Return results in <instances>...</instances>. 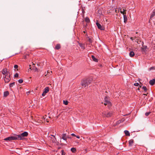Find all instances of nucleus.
<instances>
[{
    "mask_svg": "<svg viewBox=\"0 0 155 155\" xmlns=\"http://www.w3.org/2000/svg\"><path fill=\"white\" fill-rule=\"evenodd\" d=\"M92 81V79L91 78H88L81 81V85L83 87H87Z\"/></svg>",
    "mask_w": 155,
    "mask_h": 155,
    "instance_id": "nucleus-1",
    "label": "nucleus"
},
{
    "mask_svg": "<svg viewBox=\"0 0 155 155\" xmlns=\"http://www.w3.org/2000/svg\"><path fill=\"white\" fill-rule=\"evenodd\" d=\"M28 135V133L26 131L21 133L20 135H17L16 136L17 138V140L20 139V140H22L23 139V137H26Z\"/></svg>",
    "mask_w": 155,
    "mask_h": 155,
    "instance_id": "nucleus-2",
    "label": "nucleus"
},
{
    "mask_svg": "<svg viewBox=\"0 0 155 155\" xmlns=\"http://www.w3.org/2000/svg\"><path fill=\"white\" fill-rule=\"evenodd\" d=\"M17 140V138L16 136V135L15 136H10L9 137L5 138L4 140L5 141H11L13 140Z\"/></svg>",
    "mask_w": 155,
    "mask_h": 155,
    "instance_id": "nucleus-3",
    "label": "nucleus"
},
{
    "mask_svg": "<svg viewBox=\"0 0 155 155\" xmlns=\"http://www.w3.org/2000/svg\"><path fill=\"white\" fill-rule=\"evenodd\" d=\"M10 74H7V75H5L4 78V80L5 83H8L11 80V77H10Z\"/></svg>",
    "mask_w": 155,
    "mask_h": 155,
    "instance_id": "nucleus-4",
    "label": "nucleus"
},
{
    "mask_svg": "<svg viewBox=\"0 0 155 155\" xmlns=\"http://www.w3.org/2000/svg\"><path fill=\"white\" fill-rule=\"evenodd\" d=\"M96 24L98 29L101 30H104V27L103 26H101L99 23L97 22V21L96 22Z\"/></svg>",
    "mask_w": 155,
    "mask_h": 155,
    "instance_id": "nucleus-5",
    "label": "nucleus"
},
{
    "mask_svg": "<svg viewBox=\"0 0 155 155\" xmlns=\"http://www.w3.org/2000/svg\"><path fill=\"white\" fill-rule=\"evenodd\" d=\"M103 117H109L112 115V113L111 112H108L107 113L104 112L103 113Z\"/></svg>",
    "mask_w": 155,
    "mask_h": 155,
    "instance_id": "nucleus-6",
    "label": "nucleus"
},
{
    "mask_svg": "<svg viewBox=\"0 0 155 155\" xmlns=\"http://www.w3.org/2000/svg\"><path fill=\"white\" fill-rule=\"evenodd\" d=\"M105 102L104 104L105 105H108V106H111V103L109 101L107 100V97H105L104 98Z\"/></svg>",
    "mask_w": 155,
    "mask_h": 155,
    "instance_id": "nucleus-7",
    "label": "nucleus"
},
{
    "mask_svg": "<svg viewBox=\"0 0 155 155\" xmlns=\"http://www.w3.org/2000/svg\"><path fill=\"white\" fill-rule=\"evenodd\" d=\"M2 73L3 74L5 75H5L10 74L8 72L6 68L3 69L2 71Z\"/></svg>",
    "mask_w": 155,
    "mask_h": 155,
    "instance_id": "nucleus-8",
    "label": "nucleus"
},
{
    "mask_svg": "<svg viewBox=\"0 0 155 155\" xmlns=\"http://www.w3.org/2000/svg\"><path fill=\"white\" fill-rule=\"evenodd\" d=\"M147 47L146 46H143V47L141 48V51L143 54L147 50Z\"/></svg>",
    "mask_w": 155,
    "mask_h": 155,
    "instance_id": "nucleus-9",
    "label": "nucleus"
},
{
    "mask_svg": "<svg viewBox=\"0 0 155 155\" xmlns=\"http://www.w3.org/2000/svg\"><path fill=\"white\" fill-rule=\"evenodd\" d=\"M68 137L66 136V134H62V138L64 140L66 141Z\"/></svg>",
    "mask_w": 155,
    "mask_h": 155,
    "instance_id": "nucleus-10",
    "label": "nucleus"
},
{
    "mask_svg": "<svg viewBox=\"0 0 155 155\" xmlns=\"http://www.w3.org/2000/svg\"><path fill=\"white\" fill-rule=\"evenodd\" d=\"M78 45L81 47V49L83 50L85 49V44H82L80 43H78Z\"/></svg>",
    "mask_w": 155,
    "mask_h": 155,
    "instance_id": "nucleus-11",
    "label": "nucleus"
},
{
    "mask_svg": "<svg viewBox=\"0 0 155 155\" xmlns=\"http://www.w3.org/2000/svg\"><path fill=\"white\" fill-rule=\"evenodd\" d=\"M149 84L151 85H153L155 84V79H153L149 81Z\"/></svg>",
    "mask_w": 155,
    "mask_h": 155,
    "instance_id": "nucleus-12",
    "label": "nucleus"
},
{
    "mask_svg": "<svg viewBox=\"0 0 155 155\" xmlns=\"http://www.w3.org/2000/svg\"><path fill=\"white\" fill-rule=\"evenodd\" d=\"M126 10H124L123 9V10L122 11L121 9H120V12L121 14H122L123 15H125L126 14Z\"/></svg>",
    "mask_w": 155,
    "mask_h": 155,
    "instance_id": "nucleus-13",
    "label": "nucleus"
},
{
    "mask_svg": "<svg viewBox=\"0 0 155 155\" xmlns=\"http://www.w3.org/2000/svg\"><path fill=\"white\" fill-rule=\"evenodd\" d=\"M124 134L126 136H130V134L129 132L127 130H125L124 131Z\"/></svg>",
    "mask_w": 155,
    "mask_h": 155,
    "instance_id": "nucleus-14",
    "label": "nucleus"
},
{
    "mask_svg": "<svg viewBox=\"0 0 155 155\" xmlns=\"http://www.w3.org/2000/svg\"><path fill=\"white\" fill-rule=\"evenodd\" d=\"M134 140L133 139H131L129 140V146H131L134 143Z\"/></svg>",
    "mask_w": 155,
    "mask_h": 155,
    "instance_id": "nucleus-15",
    "label": "nucleus"
},
{
    "mask_svg": "<svg viewBox=\"0 0 155 155\" xmlns=\"http://www.w3.org/2000/svg\"><path fill=\"white\" fill-rule=\"evenodd\" d=\"M49 91V87H46L45 88L44 91V93H47Z\"/></svg>",
    "mask_w": 155,
    "mask_h": 155,
    "instance_id": "nucleus-16",
    "label": "nucleus"
},
{
    "mask_svg": "<svg viewBox=\"0 0 155 155\" xmlns=\"http://www.w3.org/2000/svg\"><path fill=\"white\" fill-rule=\"evenodd\" d=\"M134 55H135L133 51H131L130 52L129 55L130 57H133V56H134Z\"/></svg>",
    "mask_w": 155,
    "mask_h": 155,
    "instance_id": "nucleus-17",
    "label": "nucleus"
},
{
    "mask_svg": "<svg viewBox=\"0 0 155 155\" xmlns=\"http://www.w3.org/2000/svg\"><path fill=\"white\" fill-rule=\"evenodd\" d=\"M9 94V93L8 91H6L4 92V97H6L7 96H8Z\"/></svg>",
    "mask_w": 155,
    "mask_h": 155,
    "instance_id": "nucleus-18",
    "label": "nucleus"
},
{
    "mask_svg": "<svg viewBox=\"0 0 155 155\" xmlns=\"http://www.w3.org/2000/svg\"><path fill=\"white\" fill-rule=\"evenodd\" d=\"M61 48V46L60 44H58L56 45L55 47V49L57 50Z\"/></svg>",
    "mask_w": 155,
    "mask_h": 155,
    "instance_id": "nucleus-19",
    "label": "nucleus"
},
{
    "mask_svg": "<svg viewBox=\"0 0 155 155\" xmlns=\"http://www.w3.org/2000/svg\"><path fill=\"white\" fill-rule=\"evenodd\" d=\"M91 57H92V58L93 60L94 61H95V62L98 61V59H97V58H96L93 55H92Z\"/></svg>",
    "mask_w": 155,
    "mask_h": 155,
    "instance_id": "nucleus-20",
    "label": "nucleus"
},
{
    "mask_svg": "<svg viewBox=\"0 0 155 155\" xmlns=\"http://www.w3.org/2000/svg\"><path fill=\"white\" fill-rule=\"evenodd\" d=\"M85 21L87 23H89L90 22V20L89 18L88 17H86L85 19Z\"/></svg>",
    "mask_w": 155,
    "mask_h": 155,
    "instance_id": "nucleus-21",
    "label": "nucleus"
},
{
    "mask_svg": "<svg viewBox=\"0 0 155 155\" xmlns=\"http://www.w3.org/2000/svg\"><path fill=\"white\" fill-rule=\"evenodd\" d=\"M135 41L136 42L137 44H140V43L143 44V42H142L141 41L139 40L138 39H136Z\"/></svg>",
    "mask_w": 155,
    "mask_h": 155,
    "instance_id": "nucleus-22",
    "label": "nucleus"
},
{
    "mask_svg": "<svg viewBox=\"0 0 155 155\" xmlns=\"http://www.w3.org/2000/svg\"><path fill=\"white\" fill-rule=\"evenodd\" d=\"M71 150L72 151V152L73 153H75L76 151V149L75 148H71Z\"/></svg>",
    "mask_w": 155,
    "mask_h": 155,
    "instance_id": "nucleus-23",
    "label": "nucleus"
},
{
    "mask_svg": "<svg viewBox=\"0 0 155 155\" xmlns=\"http://www.w3.org/2000/svg\"><path fill=\"white\" fill-rule=\"evenodd\" d=\"M124 22H126L127 20V17L126 15H124Z\"/></svg>",
    "mask_w": 155,
    "mask_h": 155,
    "instance_id": "nucleus-24",
    "label": "nucleus"
},
{
    "mask_svg": "<svg viewBox=\"0 0 155 155\" xmlns=\"http://www.w3.org/2000/svg\"><path fill=\"white\" fill-rule=\"evenodd\" d=\"M155 16V11H153L152 14H151V18H152V17H153L154 16Z\"/></svg>",
    "mask_w": 155,
    "mask_h": 155,
    "instance_id": "nucleus-25",
    "label": "nucleus"
},
{
    "mask_svg": "<svg viewBox=\"0 0 155 155\" xmlns=\"http://www.w3.org/2000/svg\"><path fill=\"white\" fill-rule=\"evenodd\" d=\"M88 41H89V42L91 43L92 42V40L89 37H88Z\"/></svg>",
    "mask_w": 155,
    "mask_h": 155,
    "instance_id": "nucleus-26",
    "label": "nucleus"
},
{
    "mask_svg": "<svg viewBox=\"0 0 155 155\" xmlns=\"http://www.w3.org/2000/svg\"><path fill=\"white\" fill-rule=\"evenodd\" d=\"M15 82H13L12 83H11L9 85V86L10 87H12L14 85H15Z\"/></svg>",
    "mask_w": 155,
    "mask_h": 155,
    "instance_id": "nucleus-27",
    "label": "nucleus"
},
{
    "mask_svg": "<svg viewBox=\"0 0 155 155\" xmlns=\"http://www.w3.org/2000/svg\"><path fill=\"white\" fill-rule=\"evenodd\" d=\"M18 81V82L20 84H21L23 82V80L22 79H20Z\"/></svg>",
    "mask_w": 155,
    "mask_h": 155,
    "instance_id": "nucleus-28",
    "label": "nucleus"
},
{
    "mask_svg": "<svg viewBox=\"0 0 155 155\" xmlns=\"http://www.w3.org/2000/svg\"><path fill=\"white\" fill-rule=\"evenodd\" d=\"M142 88L146 92L147 91V88L146 86H143V87H142Z\"/></svg>",
    "mask_w": 155,
    "mask_h": 155,
    "instance_id": "nucleus-29",
    "label": "nucleus"
},
{
    "mask_svg": "<svg viewBox=\"0 0 155 155\" xmlns=\"http://www.w3.org/2000/svg\"><path fill=\"white\" fill-rule=\"evenodd\" d=\"M155 67H152L151 68H150L149 69V71H151L152 70H155Z\"/></svg>",
    "mask_w": 155,
    "mask_h": 155,
    "instance_id": "nucleus-30",
    "label": "nucleus"
},
{
    "mask_svg": "<svg viewBox=\"0 0 155 155\" xmlns=\"http://www.w3.org/2000/svg\"><path fill=\"white\" fill-rule=\"evenodd\" d=\"M63 103L65 105H67L68 104V102L67 101H63Z\"/></svg>",
    "mask_w": 155,
    "mask_h": 155,
    "instance_id": "nucleus-31",
    "label": "nucleus"
},
{
    "mask_svg": "<svg viewBox=\"0 0 155 155\" xmlns=\"http://www.w3.org/2000/svg\"><path fill=\"white\" fill-rule=\"evenodd\" d=\"M150 114V112H147L145 114L146 116H148Z\"/></svg>",
    "mask_w": 155,
    "mask_h": 155,
    "instance_id": "nucleus-32",
    "label": "nucleus"
},
{
    "mask_svg": "<svg viewBox=\"0 0 155 155\" xmlns=\"http://www.w3.org/2000/svg\"><path fill=\"white\" fill-rule=\"evenodd\" d=\"M18 76V74L17 73H16L14 75V77L17 78Z\"/></svg>",
    "mask_w": 155,
    "mask_h": 155,
    "instance_id": "nucleus-33",
    "label": "nucleus"
},
{
    "mask_svg": "<svg viewBox=\"0 0 155 155\" xmlns=\"http://www.w3.org/2000/svg\"><path fill=\"white\" fill-rule=\"evenodd\" d=\"M134 85L135 86H138L139 85V84L138 83H136L134 84Z\"/></svg>",
    "mask_w": 155,
    "mask_h": 155,
    "instance_id": "nucleus-34",
    "label": "nucleus"
},
{
    "mask_svg": "<svg viewBox=\"0 0 155 155\" xmlns=\"http://www.w3.org/2000/svg\"><path fill=\"white\" fill-rule=\"evenodd\" d=\"M18 68V66L17 65H15L14 66V68L15 69H17Z\"/></svg>",
    "mask_w": 155,
    "mask_h": 155,
    "instance_id": "nucleus-35",
    "label": "nucleus"
},
{
    "mask_svg": "<svg viewBox=\"0 0 155 155\" xmlns=\"http://www.w3.org/2000/svg\"><path fill=\"white\" fill-rule=\"evenodd\" d=\"M46 94V93H44V92L43 91V93H42V95L43 96H44Z\"/></svg>",
    "mask_w": 155,
    "mask_h": 155,
    "instance_id": "nucleus-36",
    "label": "nucleus"
},
{
    "mask_svg": "<svg viewBox=\"0 0 155 155\" xmlns=\"http://www.w3.org/2000/svg\"><path fill=\"white\" fill-rule=\"evenodd\" d=\"M71 135L74 137H75L76 136L73 133L71 134Z\"/></svg>",
    "mask_w": 155,
    "mask_h": 155,
    "instance_id": "nucleus-37",
    "label": "nucleus"
},
{
    "mask_svg": "<svg viewBox=\"0 0 155 155\" xmlns=\"http://www.w3.org/2000/svg\"><path fill=\"white\" fill-rule=\"evenodd\" d=\"M76 137L78 139H79L80 138V137L79 136H76Z\"/></svg>",
    "mask_w": 155,
    "mask_h": 155,
    "instance_id": "nucleus-38",
    "label": "nucleus"
},
{
    "mask_svg": "<svg viewBox=\"0 0 155 155\" xmlns=\"http://www.w3.org/2000/svg\"><path fill=\"white\" fill-rule=\"evenodd\" d=\"M130 39H131V40H132V41H133V40H134V39H134V38H133V37H131V38H130Z\"/></svg>",
    "mask_w": 155,
    "mask_h": 155,
    "instance_id": "nucleus-39",
    "label": "nucleus"
},
{
    "mask_svg": "<svg viewBox=\"0 0 155 155\" xmlns=\"http://www.w3.org/2000/svg\"><path fill=\"white\" fill-rule=\"evenodd\" d=\"M134 39V40H136V39H137V38H136V37H134V39Z\"/></svg>",
    "mask_w": 155,
    "mask_h": 155,
    "instance_id": "nucleus-40",
    "label": "nucleus"
},
{
    "mask_svg": "<svg viewBox=\"0 0 155 155\" xmlns=\"http://www.w3.org/2000/svg\"><path fill=\"white\" fill-rule=\"evenodd\" d=\"M143 95H144V96H147V94H143Z\"/></svg>",
    "mask_w": 155,
    "mask_h": 155,
    "instance_id": "nucleus-41",
    "label": "nucleus"
},
{
    "mask_svg": "<svg viewBox=\"0 0 155 155\" xmlns=\"http://www.w3.org/2000/svg\"><path fill=\"white\" fill-rule=\"evenodd\" d=\"M51 136H53V137H55V136L54 135H51Z\"/></svg>",
    "mask_w": 155,
    "mask_h": 155,
    "instance_id": "nucleus-42",
    "label": "nucleus"
},
{
    "mask_svg": "<svg viewBox=\"0 0 155 155\" xmlns=\"http://www.w3.org/2000/svg\"><path fill=\"white\" fill-rule=\"evenodd\" d=\"M43 118L44 119V120H45V118L44 117H43Z\"/></svg>",
    "mask_w": 155,
    "mask_h": 155,
    "instance_id": "nucleus-43",
    "label": "nucleus"
},
{
    "mask_svg": "<svg viewBox=\"0 0 155 155\" xmlns=\"http://www.w3.org/2000/svg\"><path fill=\"white\" fill-rule=\"evenodd\" d=\"M46 121L48 122L49 121L47 119H46Z\"/></svg>",
    "mask_w": 155,
    "mask_h": 155,
    "instance_id": "nucleus-44",
    "label": "nucleus"
},
{
    "mask_svg": "<svg viewBox=\"0 0 155 155\" xmlns=\"http://www.w3.org/2000/svg\"><path fill=\"white\" fill-rule=\"evenodd\" d=\"M83 32L85 33H86V31H84Z\"/></svg>",
    "mask_w": 155,
    "mask_h": 155,
    "instance_id": "nucleus-45",
    "label": "nucleus"
},
{
    "mask_svg": "<svg viewBox=\"0 0 155 155\" xmlns=\"http://www.w3.org/2000/svg\"><path fill=\"white\" fill-rule=\"evenodd\" d=\"M63 150H62V151L63 152Z\"/></svg>",
    "mask_w": 155,
    "mask_h": 155,
    "instance_id": "nucleus-46",
    "label": "nucleus"
}]
</instances>
